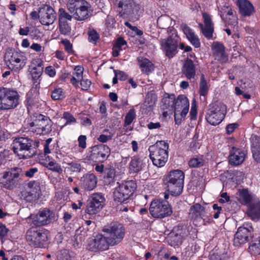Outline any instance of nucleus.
<instances>
[{"mask_svg":"<svg viewBox=\"0 0 260 260\" xmlns=\"http://www.w3.org/2000/svg\"><path fill=\"white\" fill-rule=\"evenodd\" d=\"M249 251L252 254H260V236L254 239L252 238L249 243Z\"/></svg>","mask_w":260,"mask_h":260,"instance_id":"obj_39","label":"nucleus"},{"mask_svg":"<svg viewBox=\"0 0 260 260\" xmlns=\"http://www.w3.org/2000/svg\"><path fill=\"white\" fill-rule=\"evenodd\" d=\"M199 27L201 29L203 35L207 39H211L213 37L214 26L204 25L202 23H199Z\"/></svg>","mask_w":260,"mask_h":260,"instance_id":"obj_44","label":"nucleus"},{"mask_svg":"<svg viewBox=\"0 0 260 260\" xmlns=\"http://www.w3.org/2000/svg\"><path fill=\"white\" fill-rule=\"evenodd\" d=\"M88 35L89 42L96 44L99 40V35L95 30L90 29L88 31Z\"/></svg>","mask_w":260,"mask_h":260,"instance_id":"obj_52","label":"nucleus"},{"mask_svg":"<svg viewBox=\"0 0 260 260\" xmlns=\"http://www.w3.org/2000/svg\"><path fill=\"white\" fill-rule=\"evenodd\" d=\"M157 101V95L153 91L148 92L146 95L144 107L148 108V110H151L155 106Z\"/></svg>","mask_w":260,"mask_h":260,"instance_id":"obj_37","label":"nucleus"},{"mask_svg":"<svg viewBox=\"0 0 260 260\" xmlns=\"http://www.w3.org/2000/svg\"><path fill=\"white\" fill-rule=\"evenodd\" d=\"M117 11L120 16L123 18L133 17L140 10V6L134 0H121L115 2Z\"/></svg>","mask_w":260,"mask_h":260,"instance_id":"obj_12","label":"nucleus"},{"mask_svg":"<svg viewBox=\"0 0 260 260\" xmlns=\"http://www.w3.org/2000/svg\"><path fill=\"white\" fill-rule=\"evenodd\" d=\"M136 117L135 110L131 109L129 110L128 113L126 114L124 118V126H127L130 125Z\"/></svg>","mask_w":260,"mask_h":260,"instance_id":"obj_48","label":"nucleus"},{"mask_svg":"<svg viewBox=\"0 0 260 260\" xmlns=\"http://www.w3.org/2000/svg\"><path fill=\"white\" fill-rule=\"evenodd\" d=\"M238 200L244 205H248L252 200V197L246 189H239L236 193Z\"/></svg>","mask_w":260,"mask_h":260,"instance_id":"obj_35","label":"nucleus"},{"mask_svg":"<svg viewBox=\"0 0 260 260\" xmlns=\"http://www.w3.org/2000/svg\"><path fill=\"white\" fill-rule=\"evenodd\" d=\"M43 72V68L41 66L39 65L37 67L33 68L30 73L33 80H37L41 76Z\"/></svg>","mask_w":260,"mask_h":260,"instance_id":"obj_50","label":"nucleus"},{"mask_svg":"<svg viewBox=\"0 0 260 260\" xmlns=\"http://www.w3.org/2000/svg\"><path fill=\"white\" fill-rule=\"evenodd\" d=\"M105 201V199L102 193H93L87 201L85 212L90 215L98 213L103 209Z\"/></svg>","mask_w":260,"mask_h":260,"instance_id":"obj_14","label":"nucleus"},{"mask_svg":"<svg viewBox=\"0 0 260 260\" xmlns=\"http://www.w3.org/2000/svg\"><path fill=\"white\" fill-rule=\"evenodd\" d=\"M63 117L67 121L65 125L75 123L76 122V119L71 113L69 112H64L63 114Z\"/></svg>","mask_w":260,"mask_h":260,"instance_id":"obj_56","label":"nucleus"},{"mask_svg":"<svg viewBox=\"0 0 260 260\" xmlns=\"http://www.w3.org/2000/svg\"><path fill=\"white\" fill-rule=\"evenodd\" d=\"M226 113V106L220 102L210 104L206 114V119L211 125L219 124L224 118Z\"/></svg>","mask_w":260,"mask_h":260,"instance_id":"obj_6","label":"nucleus"},{"mask_svg":"<svg viewBox=\"0 0 260 260\" xmlns=\"http://www.w3.org/2000/svg\"><path fill=\"white\" fill-rule=\"evenodd\" d=\"M183 75L188 80L194 79L196 77V66L190 59L185 60L182 69Z\"/></svg>","mask_w":260,"mask_h":260,"instance_id":"obj_26","label":"nucleus"},{"mask_svg":"<svg viewBox=\"0 0 260 260\" xmlns=\"http://www.w3.org/2000/svg\"><path fill=\"white\" fill-rule=\"evenodd\" d=\"M203 18L204 19V25L214 26L211 16L208 14L206 13H203Z\"/></svg>","mask_w":260,"mask_h":260,"instance_id":"obj_59","label":"nucleus"},{"mask_svg":"<svg viewBox=\"0 0 260 260\" xmlns=\"http://www.w3.org/2000/svg\"><path fill=\"white\" fill-rule=\"evenodd\" d=\"M246 155L244 150L233 147L229 156V162L233 166H239L243 162Z\"/></svg>","mask_w":260,"mask_h":260,"instance_id":"obj_21","label":"nucleus"},{"mask_svg":"<svg viewBox=\"0 0 260 260\" xmlns=\"http://www.w3.org/2000/svg\"><path fill=\"white\" fill-rule=\"evenodd\" d=\"M21 172V169L19 168H13L10 169L9 172H5L3 174V179H7L10 176L18 182Z\"/></svg>","mask_w":260,"mask_h":260,"instance_id":"obj_41","label":"nucleus"},{"mask_svg":"<svg viewBox=\"0 0 260 260\" xmlns=\"http://www.w3.org/2000/svg\"><path fill=\"white\" fill-rule=\"evenodd\" d=\"M209 87L204 74H202L200 78L199 93L200 95L206 96L208 92Z\"/></svg>","mask_w":260,"mask_h":260,"instance_id":"obj_43","label":"nucleus"},{"mask_svg":"<svg viewBox=\"0 0 260 260\" xmlns=\"http://www.w3.org/2000/svg\"><path fill=\"white\" fill-rule=\"evenodd\" d=\"M213 54L215 58L221 63L226 62L228 60L224 46L218 42H214L212 45Z\"/></svg>","mask_w":260,"mask_h":260,"instance_id":"obj_22","label":"nucleus"},{"mask_svg":"<svg viewBox=\"0 0 260 260\" xmlns=\"http://www.w3.org/2000/svg\"><path fill=\"white\" fill-rule=\"evenodd\" d=\"M167 190L174 196H179L182 192L184 183L165 182Z\"/></svg>","mask_w":260,"mask_h":260,"instance_id":"obj_34","label":"nucleus"},{"mask_svg":"<svg viewBox=\"0 0 260 260\" xmlns=\"http://www.w3.org/2000/svg\"><path fill=\"white\" fill-rule=\"evenodd\" d=\"M114 72L115 75H116V76H117L118 79L120 80L124 81L127 78V75L124 72L119 70H114Z\"/></svg>","mask_w":260,"mask_h":260,"instance_id":"obj_61","label":"nucleus"},{"mask_svg":"<svg viewBox=\"0 0 260 260\" xmlns=\"http://www.w3.org/2000/svg\"><path fill=\"white\" fill-rule=\"evenodd\" d=\"M250 141L253 157L257 162H260V137L252 135Z\"/></svg>","mask_w":260,"mask_h":260,"instance_id":"obj_28","label":"nucleus"},{"mask_svg":"<svg viewBox=\"0 0 260 260\" xmlns=\"http://www.w3.org/2000/svg\"><path fill=\"white\" fill-rule=\"evenodd\" d=\"M253 231L252 225L250 223H244L242 226L238 229L233 240L234 245L239 247L247 242L249 239L253 238Z\"/></svg>","mask_w":260,"mask_h":260,"instance_id":"obj_13","label":"nucleus"},{"mask_svg":"<svg viewBox=\"0 0 260 260\" xmlns=\"http://www.w3.org/2000/svg\"><path fill=\"white\" fill-rule=\"evenodd\" d=\"M82 182V185L85 189L92 190L96 186L97 178L92 173L86 174L83 176Z\"/></svg>","mask_w":260,"mask_h":260,"instance_id":"obj_30","label":"nucleus"},{"mask_svg":"<svg viewBox=\"0 0 260 260\" xmlns=\"http://www.w3.org/2000/svg\"><path fill=\"white\" fill-rule=\"evenodd\" d=\"M50 170L58 173L60 174L62 173L63 170L61 166L57 163L54 161H50L46 166Z\"/></svg>","mask_w":260,"mask_h":260,"instance_id":"obj_51","label":"nucleus"},{"mask_svg":"<svg viewBox=\"0 0 260 260\" xmlns=\"http://www.w3.org/2000/svg\"><path fill=\"white\" fill-rule=\"evenodd\" d=\"M205 163V160L203 156H197L190 159L188 161V166L190 168H198L202 167Z\"/></svg>","mask_w":260,"mask_h":260,"instance_id":"obj_42","label":"nucleus"},{"mask_svg":"<svg viewBox=\"0 0 260 260\" xmlns=\"http://www.w3.org/2000/svg\"><path fill=\"white\" fill-rule=\"evenodd\" d=\"M27 186L30 189V190L24 192L23 196L27 201H30L36 197V193L40 190V188L39 183L35 181L29 182L27 184Z\"/></svg>","mask_w":260,"mask_h":260,"instance_id":"obj_32","label":"nucleus"},{"mask_svg":"<svg viewBox=\"0 0 260 260\" xmlns=\"http://www.w3.org/2000/svg\"><path fill=\"white\" fill-rule=\"evenodd\" d=\"M73 18V15H70L64 9L60 8L59 9L58 22H67V21H71Z\"/></svg>","mask_w":260,"mask_h":260,"instance_id":"obj_46","label":"nucleus"},{"mask_svg":"<svg viewBox=\"0 0 260 260\" xmlns=\"http://www.w3.org/2000/svg\"><path fill=\"white\" fill-rule=\"evenodd\" d=\"M160 44L161 49L168 57L172 58L177 53V42L171 37L167 39H162Z\"/></svg>","mask_w":260,"mask_h":260,"instance_id":"obj_20","label":"nucleus"},{"mask_svg":"<svg viewBox=\"0 0 260 260\" xmlns=\"http://www.w3.org/2000/svg\"><path fill=\"white\" fill-rule=\"evenodd\" d=\"M184 34L186 35L188 40L191 44L196 48H198L201 45L200 39L196 35L193 31L188 27L186 24H183L181 25Z\"/></svg>","mask_w":260,"mask_h":260,"instance_id":"obj_27","label":"nucleus"},{"mask_svg":"<svg viewBox=\"0 0 260 260\" xmlns=\"http://www.w3.org/2000/svg\"><path fill=\"white\" fill-rule=\"evenodd\" d=\"M237 5L240 14L243 16H250L255 12L254 7L248 0H238Z\"/></svg>","mask_w":260,"mask_h":260,"instance_id":"obj_25","label":"nucleus"},{"mask_svg":"<svg viewBox=\"0 0 260 260\" xmlns=\"http://www.w3.org/2000/svg\"><path fill=\"white\" fill-rule=\"evenodd\" d=\"M205 215V209L201 204L197 203L190 207L189 216L193 220V222H197L199 220H201Z\"/></svg>","mask_w":260,"mask_h":260,"instance_id":"obj_23","label":"nucleus"},{"mask_svg":"<svg viewBox=\"0 0 260 260\" xmlns=\"http://www.w3.org/2000/svg\"><path fill=\"white\" fill-rule=\"evenodd\" d=\"M78 145L80 148L84 149L86 147V137L80 135L78 138Z\"/></svg>","mask_w":260,"mask_h":260,"instance_id":"obj_58","label":"nucleus"},{"mask_svg":"<svg viewBox=\"0 0 260 260\" xmlns=\"http://www.w3.org/2000/svg\"><path fill=\"white\" fill-rule=\"evenodd\" d=\"M30 218L32 219L34 225L40 226L50 223L52 220L54 219V216L50 210L44 209L39 211L36 215H31Z\"/></svg>","mask_w":260,"mask_h":260,"instance_id":"obj_18","label":"nucleus"},{"mask_svg":"<svg viewBox=\"0 0 260 260\" xmlns=\"http://www.w3.org/2000/svg\"><path fill=\"white\" fill-rule=\"evenodd\" d=\"M144 159L139 155L132 157L129 163V169L132 173H138L144 167Z\"/></svg>","mask_w":260,"mask_h":260,"instance_id":"obj_33","label":"nucleus"},{"mask_svg":"<svg viewBox=\"0 0 260 260\" xmlns=\"http://www.w3.org/2000/svg\"><path fill=\"white\" fill-rule=\"evenodd\" d=\"M137 188V184L133 180L125 181L119 184L113 192L115 201L123 203L128 199L134 193Z\"/></svg>","mask_w":260,"mask_h":260,"instance_id":"obj_10","label":"nucleus"},{"mask_svg":"<svg viewBox=\"0 0 260 260\" xmlns=\"http://www.w3.org/2000/svg\"><path fill=\"white\" fill-rule=\"evenodd\" d=\"M104 179L107 183H110L113 181L115 177V170L114 168H106L104 170Z\"/></svg>","mask_w":260,"mask_h":260,"instance_id":"obj_45","label":"nucleus"},{"mask_svg":"<svg viewBox=\"0 0 260 260\" xmlns=\"http://www.w3.org/2000/svg\"><path fill=\"white\" fill-rule=\"evenodd\" d=\"M35 119L28 123L30 130L37 134L46 135L52 131V122L49 117L36 114Z\"/></svg>","mask_w":260,"mask_h":260,"instance_id":"obj_9","label":"nucleus"},{"mask_svg":"<svg viewBox=\"0 0 260 260\" xmlns=\"http://www.w3.org/2000/svg\"><path fill=\"white\" fill-rule=\"evenodd\" d=\"M127 47L126 42L122 38H118L113 47L112 55L114 57L119 55V52L122 49H125Z\"/></svg>","mask_w":260,"mask_h":260,"instance_id":"obj_38","label":"nucleus"},{"mask_svg":"<svg viewBox=\"0 0 260 260\" xmlns=\"http://www.w3.org/2000/svg\"><path fill=\"white\" fill-rule=\"evenodd\" d=\"M111 243L106 234H98L89 241L87 248L94 252L103 251L109 249Z\"/></svg>","mask_w":260,"mask_h":260,"instance_id":"obj_15","label":"nucleus"},{"mask_svg":"<svg viewBox=\"0 0 260 260\" xmlns=\"http://www.w3.org/2000/svg\"><path fill=\"white\" fill-rule=\"evenodd\" d=\"M5 179L6 180L2 182L1 183L4 187L9 189H13L18 183L16 180L10 176Z\"/></svg>","mask_w":260,"mask_h":260,"instance_id":"obj_49","label":"nucleus"},{"mask_svg":"<svg viewBox=\"0 0 260 260\" xmlns=\"http://www.w3.org/2000/svg\"><path fill=\"white\" fill-rule=\"evenodd\" d=\"M61 43L64 45L65 50L69 53H73V46L70 41L67 39L62 40Z\"/></svg>","mask_w":260,"mask_h":260,"instance_id":"obj_57","label":"nucleus"},{"mask_svg":"<svg viewBox=\"0 0 260 260\" xmlns=\"http://www.w3.org/2000/svg\"><path fill=\"white\" fill-rule=\"evenodd\" d=\"M75 73L74 74V76L80 79L82 78L83 69L80 66H77L75 68Z\"/></svg>","mask_w":260,"mask_h":260,"instance_id":"obj_64","label":"nucleus"},{"mask_svg":"<svg viewBox=\"0 0 260 260\" xmlns=\"http://www.w3.org/2000/svg\"><path fill=\"white\" fill-rule=\"evenodd\" d=\"M138 64L141 71L146 74L151 73L154 69L153 64L148 59L138 58Z\"/></svg>","mask_w":260,"mask_h":260,"instance_id":"obj_36","label":"nucleus"},{"mask_svg":"<svg viewBox=\"0 0 260 260\" xmlns=\"http://www.w3.org/2000/svg\"><path fill=\"white\" fill-rule=\"evenodd\" d=\"M40 22L42 25H49L56 19V14L50 6L46 5L40 8Z\"/></svg>","mask_w":260,"mask_h":260,"instance_id":"obj_19","label":"nucleus"},{"mask_svg":"<svg viewBox=\"0 0 260 260\" xmlns=\"http://www.w3.org/2000/svg\"><path fill=\"white\" fill-rule=\"evenodd\" d=\"M247 214L253 220L257 221L260 219V201L258 200H254L251 203Z\"/></svg>","mask_w":260,"mask_h":260,"instance_id":"obj_31","label":"nucleus"},{"mask_svg":"<svg viewBox=\"0 0 260 260\" xmlns=\"http://www.w3.org/2000/svg\"><path fill=\"white\" fill-rule=\"evenodd\" d=\"M91 149L89 160L94 162H103L106 160L110 155V148L104 144L95 145Z\"/></svg>","mask_w":260,"mask_h":260,"instance_id":"obj_16","label":"nucleus"},{"mask_svg":"<svg viewBox=\"0 0 260 260\" xmlns=\"http://www.w3.org/2000/svg\"><path fill=\"white\" fill-rule=\"evenodd\" d=\"M67 6L73 14V18L78 21H83L88 16L89 4L84 0H69Z\"/></svg>","mask_w":260,"mask_h":260,"instance_id":"obj_8","label":"nucleus"},{"mask_svg":"<svg viewBox=\"0 0 260 260\" xmlns=\"http://www.w3.org/2000/svg\"><path fill=\"white\" fill-rule=\"evenodd\" d=\"M227 258L226 254L217 251L213 252L210 255V260H225Z\"/></svg>","mask_w":260,"mask_h":260,"instance_id":"obj_54","label":"nucleus"},{"mask_svg":"<svg viewBox=\"0 0 260 260\" xmlns=\"http://www.w3.org/2000/svg\"><path fill=\"white\" fill-rule=\"evenodd\" d=\"M4 59L10 69L18 71L25 66L27 57L25 53L11 48L7 50Z\"/></svg>","mask_w":260,"mask_h":260,"instance_id":"obj_7","label":"nucleus"},{"mask_svg":"<svg viewBox=\"0 0 260 260\" xmlns=\"http://www.w3.org/2000/svg\"><path fill=\"white\" fill-rule=\"evenodd\" d=\"M91 83V81L88 79H82L80 81L82 89L83 90H88L90 87Z\"/></svg>","mask_w":260,"mask_h":260,"instance_id":"obj_63","label":"nucleus"},{"mask_svg":"<svg viewBox=\"0 0 260 260\" xmlns=\"http://www.w3.org/2000/svg\"><path fill=\"white\" fill-rule=\"evenodd\" d=\"M62 164L68 165V167H65L64 168L72 172L79 173L81 170V165L77 161H68L65 158Z\"/></svg>","mask_w":260,"mask_h":260,"instance_id":"obj_40","label":"nucleus"},{"mask_svg":"<svg viewBox=\"0 0 260 260\" xmlns=\"http://www.w3.org/2000/svg\"><path fill=\"white\" fill-rule=\"evenodd\" d=\"M168 144L164 141H159L149 148V156L153 164L160 168L164 166L168 160Z\"/></svg>","mask_w":260,"mask_h":260,"instance_id":"obj_2","label":"nucleus"},{"mask_svg":"<svg viewBox=\"0 0 260 260\" xmlns=\"http://www.w3.org/2000/svg\"><path fill=\"white\" fill-rule=\"evenodd\" d=\"M221 19L226 24H232L236 22V18L232 8L229 6H223L219 10Z\"/></svg>","mask_w":260,"mask_h":260,"instance_id":"obj_24","label":"nucleus"},{"mask_svg":"<svg viewBox=\"0 0 260 260\" xmlns=\"http://www.w3.org/2000/svg\"><path fill=\"white\" fill-rule=\"evenodd\" d=\"M48 231L43 229L31 228L25 234L28 244L34 248H45L48 244Z\"/></svg>","mask_w":260,"mask_h":260,"instance_id":"obj_4","label":"nucleus"},{"mask_svg":"<svg viewBox=\"0 0 260 260\" xmlns=\"http://www.w3.org/2000/svg\"><path fill=\"white\" fill-rule=\"evenodd\" d=\"M102 231L111 243V246H115L121 243L126 233L124 225L117 221H112L105 225L103 227Z\"/></svg>","mask_w":260,"mask_h":260,"instance_id":"obj_3","label":"nucleus"},{"mask_svg":"<svg viewBox=\"0 0 260 260\" xmlns=\"http://www.w3.org/2000/svg\"><path fill=\"white\" fill-rule=\"evenodd\" d=\"M162 102L166 105V108H168L170 107L172 108L175 104L174 106V118L176 122L177 121V117L178 114H179V109H182L184 107H189V104L188 99L184 95H179L175 102L174 101L170 98H165L162 99Z\"/></svg>","mask_w":260,"mask_h":260,"instance_id":"obj_17","label":"nucleus"},{"mask_svg":"<svg viewBox=\"0 0 260 260\" xmlns=\"http://www.w3.org/2000/svg\"><path fill=\"white\" fill-rule=\"evenodd\" d=\"M112 137L113 135L111 134L108 135L102 134L98 138V140L101 143H106L107 141L112 140Z\"/></svg>","mask_w":260,"mask_h":260,"instance_id":"obj_62","label":"nucleus"},{"mask_svg":"<svg viewBox=\"0 0 260 260\" xmlns=\"http://www.w3.org/2000/svg\"><path fill=\"white\" fill-rule=\"evenodd\" d=\"M151 215L155 218H164L170 215L171 208L167 201L153 200L149 208Z\"/></svg>","mask_w":260,"mask_h":260,"instance_id":"obj_11","label":"nucleus"},{"mask_svg":"<svg viewBox=\"0 0 260 260\" xmlns=\"http://www.w3.org/2000/svg\"><path fill=\"white\" fill-rule=\"evenodd\" d=\"M59 30L61 34L69 36L71 33V26L68 22H58Z\"/></svg>","mask_w":260,"mask_h":260,"instance_id":"obj_47","label":"nucleus"},{"mask_svg":"<svg viewBox=\"0 0 260 260\" xmlns=\"http://www.w3.org/2000/svg\"><path fill=\"white\" fill-rule=\"evenodd\" d=\"M64 93L61 88H57L52 91L51 98L54 100H58L64 98Z\"/></svg>","mask_w":260,"mask_h":260,"instance_id":"obj_53","label":"nucleus"},{"mask_svg":"<svg viewBox=\"0 0 260 260\" xmlns=\"http://www.w3.org/2000/svg\"><path fill=\"white\" fill-rule=\"evenodd\" d=\"M189 107H184L182 109H179V114H178V116L177 117V122L176 123H180L181 121V118H184L187 113L188 112Z\"/></svg>","mask_w":260,"mask_h":260,"instance_id":"obj_55","label":"nucleus"},{"mask_svg":"<svg viewBox=\"0 0 260 260\" xmlns=\"http://www.w3.org/2000/svg\"><path fill=\"white\" fill-rule=\"evenodd\" d=\"M20 95L14 89L0 88V109L8 110L15 108L19 104Z\"/></svg>","mask_w":260,"mask_h":260,"instance_id":"obj_5","label":"nucleus"},{"mask_svg":"<svg viewBox=\"0 0 260 260\" xmlns=\"http://www.w3.org/2000/svg\"><path fill=\"white\" fill-rule=\"evenodd\" d=\"M38 143L39 142H34L28 137L16 138L13 141L12 150L20 159H28L35 154L34 148Z\"/></svg>","mask_w":260,"mask_h":260,"instance_id":"obj_1","label":"nucleus"},{"mask_svg":"<svg viewBox=\"0 0 260 260\" xmlns=\"http://www.w3.org/2000/svg\"><path fill=\"white\" fill-rule=\"evenodd\" d=\"M58 260H71V256L68 251L62 250L57 256Z\"/></svg>","mask_w":260,"mask_h":260,"instance_id":"obj_60","label":"nucleus"},{"mask_svg":"<svg viewBox=\"0 0 260 260\" xmlns=\"http://www.w3.org/2000/svg\"><path fill=\"white\" fill-rule=\"evenodd\" d=\"M184 174L183 171L176 170L171 171L166 176L165 182L184 183Z\"/></svg>","mask_w":260,"mask_h":260,"instance_id":"obj_29","label":"nucleus"}]
</instances>
